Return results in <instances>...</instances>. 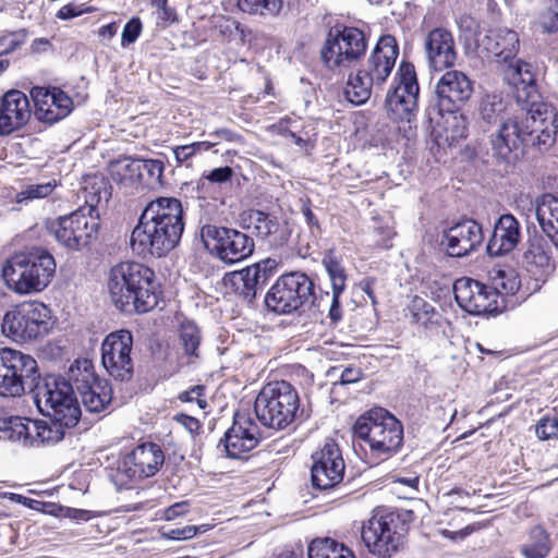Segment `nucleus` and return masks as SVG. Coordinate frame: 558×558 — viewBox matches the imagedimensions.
I'll use <instances>...</instances> for the list:
<instances>
[{"label":"nucleus","mask_w":558,"mask_h":558,"mask_svg":"<svg viewBox=\"0 0 558 558\" xmlns=\"http://www.w3.org/2000/svg\"><path fill=\"white\" fill-rule=\"evenodd\" d=\"M184 213L175 197H158L147 204L130 238L132 251L142 257L166 256L180 242Z\"/></svg>","instance_id":"1"},{"label":"nucleus","mask_w":558,"mask_h":558,"mask_svg":"<svg viewBox=\"0 0 558 558\" xmlns=\"http://www.w3.org/2000/svg\"><path fill=\"white\" fill-rule=\"evenodd\" d=\"M557 132L556 109L546 102L533 104L521 117L501 124L492 138V154L498 161L509 165L517 160L520 144L548 146L554 143Z\"/></svg>","instance_id":"2"},{"label":"nucleus","mask_w":558,"mask_h":558,"mask_svg":"<svg viewBox=\"0 0 558 558\" xmlns=\"http://www.w3.org/2000/svg\"><path fill=\"white\" fill-rule=\"evenodd\" d=\"M83 193L86 206L48 223V230L57 242L73 251L87 246L96 239L99 229L96 206L102 198L108 201L110 195L105 179L97 175L84 180Z\"/></svg>","instance_id":"3"},{"label":"nucleus","mask_w":558,"mask_h":558,"mask_svg":"<svg viewBox=\"0 0 558 558\" xmlns=\"http://www.w3.org/2000/svg\"><path fill=\"white\" fill-rule=\"evenodd\" d=\"M108 289L114 305L124 313H146L158 304V286L154 271L135 262L111 268Z\"/></svg>","instance_id":"4"},{"label":"nucleus","mask_w":558,"mask_h":558,"mask_svg":"<svg viewBox=\"0 0 558 558\" xmlns=\"http://www.w3.org/2000/svg\"><path fill=\"white\" fill-rule=\"evenodd\" d=\"M54 274L56 260L41 247L15 253L2 267V277L9 289L22 295L44 291Z\"/></svg>","instance_id":"5"},{"label":"nucleus","mask_w":558,"mask_h":558,"mask_svg":"<svg viewBox=\"0 0 558 558\" xmlns=\"http://www.w3.org/2000/svg\"><path fill=\"white\" fill-rule=\"evenodd\" d=\"M299 409V393L286 380L271 381L265 385L254 403V412L259 423L276 430L289 426L296 418Z\"/></svg>","instance_id":"6"},{"label":"nucleus","mask_w":558,"mask_h":558,"mask_svg":"<svg viewBox=\"0 0 558 558\" xmlns=\"http://www.w3.org/2000/svg\"><path fill=\"white\" fill-rule=\"evenodd\" d=\"M354 435L368 445L371 453L386 459L396 453L403 441L401 423L387 410L375 408L360 416L354 426Z\"/></svg>","instance_id":"7"},{"label":"nucleus","mask_w":558,"mask_h":558,"mask_svg":"<svg viewBox=\"0 0 558 558\" xmlns=\"http://www.w3.org/2000/svg\"><path fill=\"white\" fill-rule=\"evenodd\" d=\"M34 402L38 411L50 418L63 421L64 425H76L81 417V408L75 396L74 383L62 377L49 375L37 379Z\"/></svg>","instance_id":"8"},{"label":"nucleus","mask_w":558,"mask_h":558,"mask_svg":"<svg viewBox=\"0 0 558 558\" xmlns=\"http://www.w3.org/2000/svg\"><path fill=\"white\" fill-rule=\"evenodd\" d=\"M54 322L50 308L44 303L23 302L8 311L2 319V333L19 343L37 341L48 336Z\"/></svg>","instance_id":"9"},{"label":"nucleus","mask_w":558,"mask_h":558,"mask_svg":"<svg viewBox=\"0 0 558 558\" xmlns=\"http://www.w3.org/2000/svg\"><path fill=\"white\" fill-rule=\"evenodd\" d=\"M408 525L398 513H377L362 526V539L368 550L378 557L388 558L399 551L405 541Z\"/></svg>","instance_id":"10"},{"label":"nucleus","mask_w":558,"mask_h":558,"mask_svg":"<svg viewBox=\"0 0 558 558\" xmlns=\"http://www.w3.org/2000/svg\"><path fill=\"white\" fill-rule=\"evenodd\" d=\"M37 361L21 351L0 349V396L20 397L26 390H33L39 379Z\"/></svg>","instance_id":"11"},{"label":"nucleus","mask_w":558,"mask_h":558,"mask_svg":"<svg viewBox=\"0 0 558 558\" xmlns=\"http://www.w3.org/2000/svg\"><path fill=\"white\" fill-rule=\"evenodd\" d=\"M165 462L161 447L155 442H143L123 454L111 480L118 489L131 483L154 476Z\"/></svg>","instance_id":"12"},{"label":"nucleus","mask_w":558,"mask_h":558,"mask_svg":"<svg viewBox=\"0 0 558 558\" xmlns=\"http://www.w3.org/2000/svg\"><path fill=\"white\" fill-rule=\"evenodd\" d=\"M199 235L205 248L228 265L248 258L255 250L254 239L236 229L207 223Z\"/></svg>","instance_id":"13"},{"label":"nucleus","mask_w":558,"mask_h":558,"mask_svg":"<svg viewBox=\"0 0 558 558\" xmlns=\"http://www.w3.org/2000/svg\"><path fill=\"white\" fill-rule=\"evenodd\" d=\"M314 283L304 272L294 271L280 276L265 296L268 310L277 314H291L311 303Z\"/></svg>","instance_id":"14"},{"label":"nucleus","mask_w":558,"mask_h":558,"mask_svg":"<svg viewBox=\"0 0 558 558\" xmlns=\"http://www.w3.org/2000/svg\"><path fill=\"white\" fill-rule=\"evenodd\" d=\"M367 41L356 27H335L327 36L320 54L328 69L349 68L365 54Z\"/></svg>","instance_id":"15"},{"label":"nucleus","mask_w":558,"mask_h":558,"mask_svg":"<svg viewBox=\"0 0 558 558\" xmlns=\"http://www.w3.org/2000/svg\"><path fill=\"white\" fill-rule=\"evenodd\" d=\"M420 87L414 65L402 62L396 74V86L386 96L387 113L395 121H411L418 107Z\"/></svg>","instance_id":"16"},{"label":"nucleus","mask_w":558,"mask_h":558,"mask_svg":"<svg viewBox=\"0 0 558 558\" xmlns=\"http://www.w3.org/2000/svg\"><path fill=\"white\" fill-rule=\"evenodd\" d=\"M70 380L74 383L75 396L90 413L104 411L112 399V390L106 379H99L90 361H76L70 367Z\"/></svg>","instance_id":"17"},{"label":"nucleus","mask_w":558,"mask_h":558,"mask_svg":"<svg viewBox=\"0 0 558 558\" xmlns=\"http://www.w3.org/2000/svg\"><path fill=\"white\" fill-rule=\"evenodd\" d=\"M132 348L133 336L125 329L109 333L102 341L101 363L109 375L120 381L133 376Z\"/></svg>","instance_id":"18"},{"label":"nucleus","mask_w":558,"mask_h":558,"mask_svg":"<svg viewBox=\"0 0 558 558\" xmlns=\"http://www.w3.org/2000/svg\"><path fill=\"white\" fill-rule=\"evenodd\" d=\"M473 94V83L469 76L458 70L444 73L435 86L438 112H458Z\"/></svg>","instance_id":"19"},{"label":"nucleus","mask_w":558,"mask_h":558,"mask_svg":"<svg viewBox=\"0 0 558 558\" xmlns=\"http://www.w3.org/2000/svg\"><path fill=\"white\" fill-rule=\"evenodd\" d=\"M311 477L315 488L326 490L336 487L343 478L344 461L338 445L327 441L312 454Z\"/></svg>","instance_id":"20"},{"label":"nucleus","mask_w":558,"mask_h":558,"mask_svg":"<svg viewBox=\"0 0 558 558\" xmlns=\"http://www.w3.org/2000/svg\"><path fill=\"white\" fill-rule=\"evenodd\" d=\"M484 241L482 226L473 219H464L448 228L441 245L450 257H465L475 252Z\"/></svg>","instance_id":"21"},{"label":"nucleus","mask_w":558,"mask_h":558,"mask_svg":"<svg viewBox=\"0 0 558 558\" xmlns=\"http://www.w3.org/2000/svg\"><path fill=\"white\" fill-rule=\"evenodd\" d=\"M260 438V430L252 417L245 413H235L233 424L221 442L229 458L241 459L258 445Z\"/></svg>","instance_id":"22"},{"label":"nucleus","mask_w":558,"mask_h":558,"mask_svg":"<svg viewBox=\"0 0 558 558\" xmlns=\"http://www.w3.org/2000/svg\"><path fill=\"white\" fill-rule=\"evenodd\" d=\"M398 56L399 46L396 38L391 35H384L362 65L361 73H365L371 81L376 83V87H380L391 74Z\"/></svg>","instance_id":"23"},{"label":"nucleus","mask_w":558,"mask_h":558,"mask_svg":"<svg viewBox=\"0 0 558 558\" xmlns=\"http://www.w3.org/2000/svg\"><path fill=\"white\" fill-rule=\"evenodd\" d=\"M424 52L429 69L442 71L452 68L457 61L454 38L445 27H436L424 38Z\"/></svg>","instance_id":"24"},{"label":"nucleus","mask_w":558,"mask_h":558,"mask_svg":"<svg viewBox=\"0 0 558 558\" xmlns=\"http://www.w3.org/2000/svg\"><path fill=\"white\" fill-rule=\"evenodd\" d=\"M31 95L35 104V116L43 122L54 123L72 110V99L59 88L49 90L37 86L32 89Z\"/></svg>","instance_id":"25"},{"label":"nucleus","mask_w":558,"mask_h":558,"mask_svg":"<svg viewBox=\"0 0 558 558\" xmlns=\"http://www.w3.org/2000/svg\"><path fill=\"white\" fill-rule=\"evenodd\" d=\"M31 118L27 96L17 89L7 92L0 100V135H9L23 128Z\"/></svg>","instance_id":"26"},{"label":"nucleus","mask_w":558,"mask_h":558,"mask_svg":"<svg viewBox=\"0 0 558 558\" xmlns=\"http://www.w3.org/2000/svg\"><path fill=\"white\" fill-rule=\"evenodd\" d=\"M521 240V226L511 214L501 215L495 222L493 235L487 243L489 256L497 257L512 252Z\"/></svg>","instance_id":"27"},{"label":"nucleus","mask_w":558,"mask_h":558,"mask_svg":"<svg viewBox=\"0 0 558 558\" xmlns=\"http://www.w3.org/2000/svg\"><path fill=\"white\" fill-rule=\"evenodd\" d=\"M480 45L497 61L507 62L517 56L520 40L515 31L497 27L488 31Z\"/></svg>","instance_id":"28"},{"label":"nucleus","mask_w":558,"mask_h":558,"mask_svg":"<svg viewBox=\"0 0 558 558\" xmlns=\"http://www.w3.org/2000/svg\"><path fill=\"white\" fill-rule=\"evenodd\" d=\"M250 221L254 226L257 235L266 240L271 246H281L290 236L287 225L280 223L276 217L264 211H253L250 215Z\"/></svg>","instance_id":"29"},{"label":"nucleus","mask_w":558,"mask_h":558,"mask_svg":"<svg viewBox=\"0 0 558 558\" xmlns=\"http://www.w3.org/2000/svg\"><path fill=\"white\" fill-rule=\"evenodd\" d=\"M536 219L543 232L558 248V198L545 194L536 201Z\"/></svg>","instance_id":"30"},{"label":"nucleus","mask_w":558,"mask_h":558,"mask_svg":"<svg viewBox=\"0 0 558 558\" xmlns=\"http://www.w3.org/2000/svg\"><path fill=\"white\" fill-rule=\"evenodd\" d=\"M222 281L227 289H230L248 303H252L257 292L263 289L248 266L241 270L226 274Z\"/></svg>","instance_id":"31"},{"label":"nucleus","mask_w":558,"mask_h":558,"mask_svg":"<svg viewBox=\"0 0 558 558\" xmlns=\"http://www.w3.org/2000/svg\"><path fill=\"white\" fill-rule=\"evenodd\" d=\"M31 420L20 416H11L0 409V438L10 441H20L24 445L29 444L34 438L31 429Z\"/></svg>","instance_id":"32"},{"label":"nucleus","mask_w":558,"mask_h":558,"mask_svg":"<svg viewBox=\"0 0 558 558\" xmlns=\"http://www.w3.org/2000/svg\"><path fill=\"white\" fill-rule=\"evenodd\" d=\"M523 262L530 271L535 269L546 274L553 268L550 248L542 236L535 235L529 239Z\"/></svg>","instance_id":"33"},{"label":"nucleus","mask_w":558,"mask_h":558,"mask_svg":"<svg viewBox=\"0 0 558 558\" xmlns=\"http://www.w3.org/2000/svg\"><path fill=\"white\" fill-rule=\"evenodd\" d=\"M50 422L32 421L31 429L34 438L29 439L28 445L35 442L44 445H54L63 439L65 429L75 425H64L63 421L50 418Z\"/></svg>","instance_id":"34"},{"label":"nucleus","mask_w":558,"mask_h":558,"mask_svg":"<svg viewBox=\"0 0 558 558\" xmlns=\"http://www.w3.org/2000/svg\"><path fill=\"white\" fill-rule=\"evenodd\" d=\"M373 87H376V83L365 73H361L360 69L355 74L349 75L344 96L351 104L360 106L371 98Z\"/></svg>","instance_id":"35"},{"label":"nucleus","mask_w":558,"mask_h":558,"mask_svg":"<svg viewBox=\"0 0 558 558\" xmlns=\"http://www.w3.org/2000/svg\"><path fill=\"white\" fill-rule=\"evenodd\" d=\"M307 554L308 558H355L349 547L329 537L312 541Z\"/></svg>","instance_id":"36"},{"label":"nucleus","mask_w":558,"mask_h":558,"mask_svg":"<svg viewBox=\"0 0 558 558\" xmlns=\"http://www.w3.org/2000/svg\"><path fill=\"white\" fill-rule=\"evenodd\" d=\"M202 339V331L194 322L184 320L181 323L179 329V343L183 354L189 357L190 362L199 357Z\"/></svg>","instance_id":"37"},{"label":"nucleus","mask_w":558,"mask_h":558,"mask_svg":"<svg viewBox=\"0 0 558 558\" xmlns=\"http://www.w3.org/2000/svg\"><path fill=\"white\" fill-rule=\"evenodd\" d=\"M110 177L113 181L131 185L140 182L141 174V159L125 157L112 161L109 166Z\"/></svg>","instance_id":"38"},{"label":"nucleus","mask_w":558,"mask_h":558,"mask_svg":"<svg viewBox=\"0 0 558 558\" xmlns=\"http://www.w3.org/2000/svg\"><path fill=\"white\" fill-rule=\"evenodd\" d=\"M291 0H239V9L248 14L278 16L290 7Z\"/></svg>","instance_id":"39"},{"label":"nucleus","mask_w":558,"mask_h":558,"mask_svg":"<svg viewBox=\"0 0 558 558\" xmlns=\"http://www.w3.org/2000/svg\"><path fill=\"white\" fill-rule=\"evenodd\" d=\"M322 264L330 279L332 292H336V296L341 295L347 287L348 279L347 270L341 260L332 251H329L324 255Z\"/></svg>","instance_id":"40"},{"label":"nucleus","mask_w":558,"mask_h":558,"mask_svg":"<svg viewBox=\"0 0 558 558\" xmlns=\"http://www.w3.org/2000/svg\"><path fill=\"white\" fill-rule=\"evenodd\" d=\"M550 550L549 537L544 529L535 526L530 532V538L521 547V553L526 558H544Z\"/></svg>","instance_id":"41"},{"label":"nucleus","mask_w":558,"mask_h":558,"mask_svg":"<svg viewBox=\"0 0 558 558\" xmlns=\"http://www.w3.org/2000/svg\"><path fill=\"white\" fill-rule=\"evenodd\" d=\"M507 80L517 89L520 87H522V89L532 88L535 83V75L532 65L530 63L518 60L515 64L509 65L507 71Z\"/></svg>","instance_id":"42"},{"label":"nucleus","mask_w":558,"mask_h":558,"mask_svg":"<svg viewBox=\"0 0 558 558\" xmlns=\"http://www.w3.org/2000/svg\"><path fill=\"white\" fill-rule=\"evenodd\" d=\"M505 109L502 97L497 94L485 95L478 106L480 117L487 124L497 122Z\"/></svg>","instance_id":"43"},{"label":"nucleus","mask_w":558,"mask_h":558,"mask_svg":"<svg viewBox=\"0 0 558 558\" xmlns=\"http://www.w3.org/2000/svg\"><path fill=\"white\" fill-rule=\"evenodd\" d=\"M444 131L446 140L458 141L466 137L468 135V121L466 118L458 112H442Z\"/></svg>","instance_id":"44"},{"label":"nucleus","mask_w":558,"mask_h":558,"mask_svg":"<svg viewBox=\"0 0 558 558\" xmlns=\"http://www.w3.org/2000/svg\"><path fill=\"white\" fill-rule=\"evenodd\" d=\"M483 289V283L471 278H460L453 284L454 299L465 312L476 295V290Z\"/></svg>","instance_id":"45"},{"label":"nucleus","mask_w":558,"mask_h":558,"mask_svg":"<svg viewBox=\"0 0 558 558\" xmlns=\"http://www.w3.org/2000/svg\"><path fill=\"white\" fill-rule=\"evenodd\" d=\"M472 303L469 305L468 313L472 315H482L490 313L497 308L496 301L494 298L496 293L493 292L488 287L483 284V289L476 290Z\"/></svg>","instance_id":"46"},{"label":"nucleus","mask_w":558,"mask_h":558,"mask_svg":"<svg viewBox=\"0 0 558 558\" xmlns=\"http://www.w3.org/2000/svg\"><path fill=\"white\" fill-rule=\"evenodd\" d=\"M56 187L54 181L45 183H33L25 185L21 192L16 194V203L27 204L35 199H40L49 196Z\"/></svg>","instance_id":"47"},{"label":"nucleus","mask_w":558,"mask_h":558,"mask_svg":"<svg viewBox=\"0 0 558 558\" xmlns=\"http://www.w3.org/2000/svg\"><path fill=\"white\" fill-rule=\"evenodd\" d=\"M494 290L500 294H514L520 288V280L513 270H498L493 277Z\"/></svg>","instance_id":"48"},{"label":"nucleus","mask_w":558,"mask_h":558,"mask_svg":"<svg viewBox=\"0 0 558 558\" xmlns=\"http://www.w3.org/2000/svg\"><path fill=\"white\" fill-rule=\"evenodd\" d=\"M163 173V163L156 159H141V174L140 182H145L147 185L161 184Z\"/></svg>","instance_id":"49"},{"label":"nucleus","mask_w":558,"mask_h":558,"mask_svg":"<svg viewBox=\"0 0 558 558\" xmlns=\"http://www.w3.org/2000/svg\"><path fill=\"white\" fill-rule=\"evenodd\" d=\"M216 143L194 142L173 148V155L178 163H185L199 153L209 150Z\"/></svg>","instance_id":"50"},{"label":"nucleus","mask_w":558,"mask_h":558,"mask_svg":"<svg viewBox=\"0 0 558 558\" xmlns=\"http://www.w3.org/2000/svg\"><path fill=\"white\" fill-rule=\"evenodd\" d=\"M410 312L411 323L426 326L430 320L432 315H434L435 310L433 305L427 303L425 300L415 298L410 306Z\"/></svg>","instance_id":"51"},{"label":"nucleus","mask_w":558,"mask_h":558,"mask_svg":"<svg viewBox=\"0 0 558 558\" xmlns=\"http://www.w3.org/2000/svg\"><path fill=\"white\" fill-rule=\"evenodd\" d=\"M278 265L279 263L276 258L268 257L248 267L252 268L253 274L258 279L259 284L262 286V288H264V286L276 272Z\"/></svg>","instance_id":"52"},{"label":"nucleus","mask_w":558,"mask_h":558,"mask_svg":"<svg viewBox=\"0 0 558 558\" xmlns=\"http://www.w3.org/2000/svg\"><path fill=\"white\" fill-rule=\"evenodd\" d=\"M535 434L541 440L558 439V416L542 417L535 426Z\"/></svg>","instance_id":"53"},{"label":"nucleus","mask_w":558,"mask_h":558,"mask_svg":"<svg viewBox=\"0 0 558 558\" xmlns=\"http://www.w3.org/2000/svg\"><path fill=\"white\" fill-rule=\"evenodd\" d=\"M210 529L208 524L185 525L167 530L163 535L171 541H185L194 537L197 533H205Z\"/></svg>","instance_id":"54"},{"label":"nucleus","mask_w":558,"mask_h":558,"mask_svg":"<svg viewBox=\"0 0 558 558\" xmlns=\"http://www.w3.org/2000/svg\"><path fill=\"white\" fill-rule=\"evenodd\" d=\"M26 32L24 29L0 36V56L8 54L24 44Z\"/></svg>","instance_id":"55"},{"label":"nucleus","mask_w":558,"mask_h":558,"mask_svg":"<svg viewBox=\"0 0 558 558\" xmlns=\"http://www.w3.org/2000/svg\"><path fill=\"white\" fill-rule=\"evenodd\" d=\"M142 22L138 17H132L123 27L121 45L126 47L133 44L142 32Z\"/></svg>","instance_id":"56"},{"label":"nucleus","mask_w":558,"mask_h":558,"mask_svg":"<svg viewBox=\"0 0 558 558\" xmlns=\"http://www.w3.org/2000/svg\"><path fill=\"white\" fill-rule=\"evenodd\" d=\"M234 171L231 167L225 166L210 170L208 173L203 174V180L214 184H223L230 182Z\"/></svg>","instance_id":"57"},{"label":"nucleus","mask_w":558,"mask_h":558,"mask_svg":"<svg viewBox=\"0 0 558 558\" xmlns=\"http://www.w3.org/2000/svg\"><path fill=\"white\" fill-rule=\"evenodd\" d=\"M215 29L223 39H230L239 28V22L226 16H218L215 20Z\"/></svg>","instance_id":"58"},{"label":"nucleus","mask_w":558,"mask_h":558,"mask_svg":"<svg viewBox=\"0 0 558 558\" xmlns=\"http://www.w3.org/2000/svg\"><path fill=\"white\" fill-rule=\"evenodd\" d=\"M204 390L203 386H194L190 390L181 392L179 399L183 402H196L199 409H205L207 401L203 398Z\"/></svg>","instance_id":"59"},{"label":"nucleus","mask_w":558,"mask_h":558,"mask_svg":"<svg viewBox=\"0 0 558 558\" xmlns=\"http://www.w3.org/2000/svg\"><path fill=\"white\" fill-rule=\"evenodd\" d=\"M2 497L8 498L9 500L23 505L29 509L38 510L41 505L40 501L25 497L23 495L14 494V493H3Z\"/></svg>","instance_id":"60"},{"label":"nucleus","mask_w":558,"mask_h":558,"mask_svg":"<svg viewBox=\"0 0 558 558\" xmlns=\"http://www.w3.org/2000/svg\"><path fill=\"white\" fill-rule=\"evenodd\" d=\"M362 372L360 368L354 366L344 367L341 371L339 383L341 385L353 384L361 379Z\"/></svg>","instance_id":"61"},{"label":"nucleus","mask_w":558,"mask_h":558,"mask_svg":"<svg viewBox=\"0 0 558 558\" xmlns=\"http://www.w3.org/2000/svg\"><path fill=\"white\" fill-rule=\"evenodd\" d=\"M175 420L192 434L196 433L201 428L198 420L190 415L179 414L175 416Z\"/></svg>","instance_id":"62"},{"label":"nucleus","mask_w":558,"mask_h":558,"mask_svg":"<svg viewBox=\"0 0 558 558\" xmlns=\"http://www.w3.org/2000/svg\"><path fill=\"white\" fill-rule=\"evenodd\" d=\"M84 13V10L80 9L75 4L63 5L57 13L60 20H70Z\"/></svg>","instance_id":"63"},{"label":"nucleus","mask_w":558,"mask_h":558,"mask_svg":"<svg viewBox=\"0 0 558 558\" xmlns=\"http://www.w3.org/2000/svg\"><path fill=\"white\" fill-rule=\"evenodd\" d=\"M187 502H177L165 510V519L173 520L187 512Z\"/></svg>","instance_id":"64"}]
</instances>
